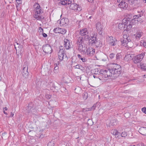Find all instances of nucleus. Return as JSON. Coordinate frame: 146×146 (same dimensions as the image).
<instances>
[{"mask_svg": "<svg viewBox=\"0 0 146 146\" xmlns=\"http://www.w3.org/2000/svg\"><path fill=\"white\" fill-rule=\"evenodd\" d=\"M33 6L35 8V14L34 16V17L38 20H41L44 19V17L42 18L40 16L41 14L43 13V11L39 5L36 3Z\"/></svg>", "mask_w": 146, "mask_h": 146, "instance_id": "obj_1", "label": "nucleus"}, {"mask_svg": "<svg viewBox=\"0 0 146 146\" xmlns=\"http://www.w3.org/2000/svg\"><path fill=\"white\" fill-rule=\"evenodd\" d=\"M111 74L119 75L121 73V68L120 65L116 64H112L111 66Z\"/></svg>", "mask_w": 146, "mask_h": 146, "instance_id": "obj_2", "label": "nucleus"}, {"mask_svg": "<svg viewBox=\"0 0 146 146\" xmlns=\"http://www.w3.org/2000/svg\"><path fill=\"white\" fill-rule=\"evenodd\" d=\"M83 49V50H81L80 52L88 56H93L95 53V49L91 47H89L88 48L84 47Z\"/></svg>", "mask_w": 146, "mask_h": 146, "instance_id": "obj_3", "label": "nucleus"}, {"mask_svg": "<svg viewBox=\"0 0 146 146\" xmlns=\"http://www.w3.org/2000/svg\"><path fill=\"white\" fill-rule=\"evenodd\" d=\"M76 44H77L79 51H80L81 50H83L84 47L85 46L83 38L82 36L77 37L76 39Z\"/></svg>", "mask_w": 146, "mask_h": 146, "instance_id": "obj_4", "label": "nucleus"}, {"mask_svg": "<svg viewBox=\"0 0 146 146\" xmlns=\"http://www.w3.org/2000/svg\"><path fill=\"white\" fill-rule=\"evenodd\" d=\"M143 33L141 30L137 31L135 33L133 36L132 40L135 42H137L143 35Z\"/></svg>", "mask_w": 146, "mask_h": 146, "instance_id": "obj_5", "label": "nucleus"}, {"mask_svg": "<svg viewBox=\"0 0 146 146\" xmlns=\"http://www.w3.org/2000/svg\"><path fill=\"white\" fill-rule=\"evenodd\" d=\"M145 56L144 53H142L135 56L133 58V62L135 63H137L141 62Z\"/></svg>", "mask_w": 146, "mask_h": 146, "instance_id": "obj_6", "label": "nucleus"}, {"mask_svg": "<svg viewBox=\"0 0 146 146\" xmlns=\"http://www.w3.org/2000/svg\"><path fill=\"white\" fill-rule=\"evenodd\" d=\"M28 68L27 62H25L24 63L23 66V70L22 71L23 76L25 78H26L28 76L29 73L28 71Z\"/></svg>", "mask_w": 146, "mask_h": 146, "instance_id": "obj_7", "label": "nucleus"}, {"mask_svg": "<svg viewBox=\"0 0 146 146\" xmlns=\"http://www.w3.org/2000/svg\"><path fill=\"white\" fill-rule=\"evenodd\" d=\"M106 40L108 44L112 46L115 45L117 44V40L113 38L112 36H107L106 37Z\"/></svg>", "mask_w": 146, "mask_h": 146, "instance_id": "obj_8", "label": "nucleus"}, {"mask_svg": "<svg viewBox=\"0 0 146 146\" xmlns=\"http://www.w3.org/2000/svg\"><path fill=\"white\" fill-rule=\"evenodd\" d=\"M121 42L122 45L123 46L130 47H131L132 46V45L130 46V45L131 44H133L130 39H126L122 38L121 39Z\"/></svg>", "mask_w": 146, "mask_h": 146, "instance_id": "obj_9", "label": "nucleus"}, {"mask_svg": "<svg viewBox=\"0 0 146 146\" xmlns=\"http://www.w3.org/2000/svg\"><path fill=\"white\" fill-rule=\"evenodd\" d=\"M27 111L28 114L29 115L35 114L36 112V110L33 108V105L32 103L29 104L27 108Z\"/></svg>", "mask_w": 146, "mask_h": 146, "instance_id": "obj_10", "label": "nucleus"}, {"mask_svg": "<svg viewBox=\"0 0 146 146\" xmlns=\"http://www.w3.org/2000/svg\"><path fill=\"white\" fill-rule=\"evenodd\" d=\"M96 56L97 60L103 61L106 60L107 56L106 54L102 52L96 53Z\"/></svg>", "mask_w": 146, "mask_h": 146, "instance_id": "obj_11", "label": "nucleus"}, {"mask_svg": "<svg viewBox=\"0 0 146 146\" xmlns=\"http://www.w3.org/2000/svg\"><path fill=\"white\" fill-rule=\"evenodd\" d=\"M44 52L47 54H50L52 51L51 46L48 44H46L42 47Z\"/></svg>", "mask_w": 146, "mask_h": 146, "instance_id": "obj_12", "label": "nucleus"}, {"mask_svg": "<svg viewBox=\"0 0 146 146\" xmlns=\"http://www.w3.org/2000/svg\"><path fill=\"white\" fill-rule=\"evenodd\" d=\"M84 39L85 40H88V42L92 45H93V44L95 43L97 40L96 37H89V36L88 35H86L85 36Z\"/></svg>", "mask_w": 146, "mask_h": 146, "instance_id": "obj_13", "label": "nucleus"}, {"mask_svg": "<svg viewBox=\"0 0 146 146\" xmlns=\"http://www.w3.org/2000/svg\"><path fill=\"white\" fill-rule=\"evenodd\" d=\"M70 8L72 10H74L75 11H80L81 10V8L77 5L75 3H72L69 6Z\"/></svg>", "mask_w": 146, "mask_h": 146, "instance_id": "obj_14", "label": "nucleus"}, {"mask_svg": "<svg viewBox=\"0 0 146 146\" xmlns=\"http://www.w3.org/2000/svg\"><path fill=\"white\" fill-rule=\"evenodd\" d=\"M64 46L66 49H69L71 48V46L70 41L66 38L64 40Z\"/></svg>", "mask_w": 146, "mask_h": 146, "instance_id": "obj_15", "label": "nucleus"}, {"mask_svg": "<svg viewBox=\"0 0 146 146\" xmlns=\"http://www.w3.org/2000/svg\"><path fill=\"white\" fill-rule=\"evenodd\" d=\"M74 3V1L72 0H65L63 1H61L60 2V4L62 5H71L72 3Z\"/></svg>", "mask_w": 146, "mask_h": 146, "instance_id": "obj_16", "label": "nucleus"}, {"mask_svg": "<svg viewBox=\"0 0 146 146\" xmlns=\"http://www.w3.org/2000/svg\"><path fill=\"white\" fill-rule=\"evenodd\" d=\"M88 33V30L86 28H83L80 30V34L81 36L86 35Z\"/></svg>", "mask_w": 146, "mask_h": 146, "instance_id": "obj_17", "label": "nucleus"}, {"mask_svg": "<svg viewBox=\"0 0 146 146\" xmlns=\"http://www.w3.org/2000/svg\"><path fill=\"white\" fill-rule=\"evenodd\" d=\"M64 52H62V50L58 51V58L60 60H63L64 56Z\"/></svg>", "mask_w": 146, "mask_h": 146, "instance_id": "obj_18", "label": "nucleus"}, {"mask_svg": "<svg viewBox=\"0 0 146 146\" xmlns=\"http://www.w3.org/2000/svg\"><path fill=\"white\" fill-rule=\"evenodd\" d=\"M139 131L141 134L146 136V128L143 127H141L139 129Z\"/></svg>", "mask_w": 146, "mask_h": 146, "instance_id": "obj_19", "label": "nucleus"}, {"mask_svg": "<svg viewBox=\"0 0 146 146\" xmlns=\"http://www.w3.org/2000/svg\"><path fill=\"white\" fill-rule=\"evenodd\" d=\"M132 55L130 54H127L125 55L124 58V59L125 60L127 61H128L132 60H133V57Z\"/></svg>", "mask_w": 146, "mask_h": 146, "instance_id": "obj_20", "label": "nucleus"}, {"mask_svg": "<svg viewBox=\"0 0 146 146\" xmlns=\"http://www.w3.org/2000/svg\"><path fill=\"white\" fill-rule=\"evenodd\" d=\"M68 20L67 18L62 19L60 21V24L61 25H64L68 23Z\"/></svg>", "mask_w": 146, "mask_h": 146, "instance_id": "obj_21", "label": "nucleus"}, {"mask_svg": "<svg viewBox=\"0 0 146 146\" xmlns=\"http://www.w3.org/2000/svg\"><path fill=\"white\" fill-rule=\"evenodd\" d=\"M96 27L97 30L101 31L103 28L102 25L100 22L97 23L96 25Z\"/></svg>", "mask_w": 146, "mask_h": 146, "instance_id": "obj_22", "label": "nucleus"}, {"mask_svg": "<svg viewBox=\"0 0 146 146\" xmlns=\"http://www.w3.org/2000/svg\"><path fill=\"white\" fill-rule=\"evenodd\" d=\"M93 46L96 47H101L102 46V43L100 40H97L95 43L93 44Z\"/></svg>", "mask_w": 146, "mask_h": 146, "instance_id": "obj_23", "label": "nucleus"}, {"mask_svg": "<svg viewBox=\"0 0 146 146\" xmlns=\"http://www.w3.org/2000/svg\"><path fill=\"white\" fill-rule=\"evenodd\" d=\"M139 66H138L139 67H140L143 70L146 71V63H141Z\"/></svg>", "mask_w": 146, "mask_h": 146, "instance_id": "obj_24", "label": "nucleus"}, {"mask_svg": "<svg viewBox=\"0 0 146 146\" xmlns=\"http://www.w3.org/2000/svg\"><path fill=\"white\" fill-rule=\"evenodd\" d=\"M16 44H15V48L16 49V51L17 50V49H21L23 48V46L22 45H21L20 44L16 42Z\"/></svg>", "mask_w": 146, "mask_h": 146, "instance_id": "obj_25", "label": "nucleus"}, {"mask_svg": "<svg viewBox=\"0 0 146 146\" xmlns=\"http://www.w3.org/2000/svg\"><path fill=\"white\" fill-rule=\"evenodd\" d=\"M118 28L120 30H122L126 28L125 24L123 23H119L118 25Z\"/></svg>", "mask_w": 146, "mask_h": 146, "instance_id": "obj_26", "label": "nucleus"}, {"mask_svg": "<svg viewBox=\"0 0 146 146\" xmlns=\"http://www.w3.org/2000/svg\"><path fill=\"white\" fill-rule=\"evenodd\" d=\"M119 7L122 9H125L127 7V5L126 3H121L119 4Z\"/></svg>", "mask_w": 146, "mask_h": 146, "instance_id": "obj_27", "label": "nucleus"}, {"mask_svg": "<svg viewBox=\"0 0 146 146\" xmlns=\"http://www.w3.org/2000/svg\"><path fill=\"white\" fill-rule=\"evenodd\" d=\"M104 73H106L107 75H108V77L111 76L112 74H111V69L109 68L108 70H105Z\"/></svg>", "mask_w": 146, "mask_h": 146, "instance_id": "obj_28", "label": "nucleus"}, {"mask_svg": "<svg viewBox=\"0 0 146 146\" xmlns=\"http://www.w3.org/2000/svg\"><path fill=\"white\" fill-rule=\"evenodd\" d=\"M129 24H128V23L127 24H125L126 25V27L127 30H129L132 27V22H129Z\"/></svg>", "mask_w": 146, "mask_h": 146, "instance_id": "obj_29", "label": "nucleus"}, {"mask_svg": "<svg viewBox=\"0 0 146 146\" xmlns=\"http://www.w3.org/2000/svg\"><path fill=\"white\" fill-rule=\"evenodd\" d=\"M75 68L79 69L83 71L84 70V68L82 65H77L75 66Z\"/></svg>", "mask_w": 146, "mask_h": 146, "instance_id": "obj_30", "label": "nucleus"}, {"mask_svg": "<svg viewBox=\"0 0 146 146\" xmlns=\"http://www.w3.org/2000/svg\"><path fill=\"white\" fill-rule=\"evenodd\" d=\"M117 120L116 119H113L112 120L110 121V125H111L113 126L114 125H115L117 124Z\"/></svg>", "mask_w": 146, "mask_h": 146, "instance_id": "obj_31", "label": "nucleus"}, {"mask_svg": "<svg viewBox=\"0 0 146 146\" xmlns=\"http://www.w3.org/2000/svg\"><path fill=\"white\" fill-rule=\"evenodd\" d=\"M61 28L59 27H57L54 28L53 30L54 32L56 33H59Z\"/></svg>", "mask_w": 146, "mask_h": 146, "instance_id": "obj_32", "label": "nucleus"}, {"mask_svg": "<svg viewBox=\"0 0 146 146\" xmlns=\"http://www.w3.org/2000/svg\"><path fill=\"white\" fill-rule=\"evenodd\" d=\"M123 39H130L129 38V35L127 34V33L126 34L125 33L123 34Z\"/></svg>", "mask_w": 146, "mask_h": 146, "instance_id": "obj_33", "label": "nucleus"}, {"mask_svg": "<svg viewBox=\"0 0 146 146\" xmlns=\"http://www.w3.org/2000/svg\"><path fill=\"white\" fill-rule=\"evenodd\" d=\"M66 32V31L65 29L61 28V30H60L59 33L64 35L65 34Z\"/></svg>", "mask_w": 146, "mask_h": 146, "instance_id": "obj_34", "label": "nucleus"}, {"mask_svg": "<svg viewBox=\"0 0 146 146\" xmlns=\"http://www.w3.org/2000/svg\"><path fill=\"white\" fill-rule=\"evenodd\" d=\"M143 15V14L142 13V14L141 13L140 14L134 16L133 18L134 19H138L139 17H141V16H142Z\"/></svg>", "mask_w": 146, "mask_h": 146, "instance_id": "obj_35", "label": "nucleus"}, {"mask_svg": "<svg viewBox=\"0 0 146 146\" xmlns=\"http://www.w3.org/2000/svg\"><path fill=\"white\" fill-rule=\"evenodd\" d=\"M96 107V106L95 105H94L92 106L91 108H87L86 110V111H91L92 110H94L95 109Z\"/></svg>", "mask_w": 146, "mask_h": 146, "instance_id": "obj_36", "label": "nucleus"}, {"mask_svg": "<svg viewBox=\"0 0 146 146\" xmlns=\"http://www.w3.org/2000/svg\"><path fill=\"white\" fill-rule=\"evenodd\" d=\"M121 57V54L120 53H117L116 56V59L117 60H119L120 59Z\"/></svg>", "mask_w": 146, "mask_h": 146, "instance_id": "obj_37", "label": "nucleus"}, {"mask_svg": "<svg viewBox=\"0 0 146 146\" xmlns=\"http://www.w3.org/2000/svg\"><path fill=\"white\" fill-rule=\"evenodd\" d=\"M127 135V133L125 132H123L121 134V136L122 137H125Z\"/></svg>", "mask_w": 146, "mask_h": 146, "instance_id": "obj_38", "label": "nucleus"}, {"mask_svg": "<svg viewBox=\"0 0 146 146\" xmlns=\"http://www.w3.org/2000/svg\"><path fill=\"white\" fill-rule=\"evenodd\" d=\"M113 135H120V133L117 130H114L113 132Z\"/></svg>", "mask_w": 146, "mask_h": 146, "instance_id": "obj_39", "label": "nucleus"}, {"mask_svg": "<svg viewBox=\"0 0 146 146\" xmlns=\"http://www.w3.org/2000/svg\"><path fill=\"white\" fill-rule=\"evenodd\" d=\"M54 143L52 141L50 142L48 144V146H54Z\"/></svg>", "mask_w": 146, "mask_h": 146, "instance_id": "obj_40", "label": "nucleus"}, {"mask_svg": "<svg viewBox=\"0 0 146 146\" xmlns=\"http://www.w3.org/2000/svg\"><path fill=\"white\" fill-rule=\"evenodd\" d=\"M129 3L130 4H133L135 2V1L134 0H128Z\"/></svg>", "mask_w": 146, "mask_h": 146, "instance_id": "obj_41", "label": "nucleus"}, {"mask_svg": "<svg viewBox=\"0 0 146 146\" xmlns=\"http://www.w3.org/2000/svg\"><path fill=\"white\" fill-rule=\"evenodd\" d=\"M58 67L57 66V65L56 64V66H55L54 68V73L57 72L56 70L58 69Z\"/></svg>", "mask_w": 146, "mask_h": 146, "instance_id": "obj_42", "label": "nucleus"}, {"mask_svg": "<svg viewBox=\"0 0 146 146\" xmlns=\"http://www.w3.org/2000/svg\"><path fill=\"white\" fill-rule=\"evenodd\" d=\"M19 52H20V55H21V54H22V53L24 51L23 49V48H21V49H17V50Z\"/></svg>", "mask_w": 146, "mask_h": 146, "instance_id": "obj_43", "label": "nucleus"}, {"mask_svg": "<svg viewBox=\"0 0 146 146\" xmlns=\"http://www.w3.org/2000/svg\"><path fill=\"white\" fill-rule=\"evenodd\" d=\"M115 56V54L113 53H111L109 55V57L111 59L113 58Z\"/></svg>", "mask_w": 146, "mask_h": 146, "instance_id": "obj_44", "label": "nucleus"}, {"mask_svg": "<svg viewBox=\"0 0 146 146\" xmlns=\"http://www.w3.org/2000/svg\"><path fill=\"white\" fill-rule=\"evenodd\" d=\"M78 90H80V91L81 90V89L79 87H78L77 88H75V92L76 93H79V92H78L77 91Z\"/></svg>", "mask_w": 146, "mask_h": 146, "instance_id": "obj_45", "label": "nucleus"}, {"mask_svg": "<svg viewBox=\"0 0 146 146\" xmlns=\"http://www.w3.org/2000/svg\"><path fill=\"white\" fill-rule=\"evenodd\" d=\"M141 43H143V46L146 48V42L143 40H141Z\"/></svg>", "mask_w": 146, "mask_h": 146, "instance_id": "obj_46", "label": "nucleus"}, {"mask_svg": "<svg viewBox=\"0 0 146 146\" xmlns=\"http://www.w3.org/2000/svg\"><path fill=\"white\" fill-rule=\"evenodd\" d=\"M38 32L40 33H42L43 32V29L42 28L40 27L38 29Z\"/></svg>", "mask_w": 146, "mask_h": 146, "instance_id": "obj_47", "label": "nucleus"}, {"mask_svg": "<svg viewBox=\"0 0 146 146\" xmlns=\"http://www.w3.org/2000/svg\"><path fill=\"white\" fill-rule=\"evenodd\" d=\"M59 51H60V50H62V52H65V50L64 49H63V47L62 46H60L59 48Z\"/></svg>", "mask_w": 146, "mask_h": 146, "instance_id": "obj_48", "label": "nucleus"}, {"mask_svg": "<svg viewBox=\"0 0 146 146\" xmlns=\"http://www.w3.org/2000/svg\"><path fill=\"white\" fill-rule=\"evenodd\" d=\"M142 111L143 113L146 114V108L145 107H144L142 109Z\"/></svg>", "mask_w": 146, "mask_h": 146, "instance_id": "obj_49", "label": "nucleus"}, {"mask_svg": "<svg viewBox=\"0 0 146 146\" xmlns=\"http://www.w3.org/2000/svg\"><path fill=\"white\" fill-rule=\"evenodd\" d=\"M45 96L46 98L48 99H50L51 98V96L48 94H46Z\"/></svg>", "mask_w": 146, "mask_h": 146, "instance_id": "obj_50", "label": "nucleus"}, {"mask_svg": "<svg viewBox=\"0 0 146 146\" xmlns=\"http://www.w3.org/2000/svg\"><path fill=\"white\" fill-rule=\"evenodd\" d=\"M96 36H97V35H96V33H93V34H92V36H91L90 37H96Z\"/></svg>", "mask_w": 146, "mask_h": 146, "instance_id": "obj_51", "label": "nucleus"}, {"mask_svg": "<svg viewBox=\"0 0 146 146\" xmlns=\"http://www.w3.org/2000/svg\"><path fill=\"white\" fill-rule=\"evenodd\" d=\"M80 59L83 62H85L86 60V59H85V58H81Z\"/></svg>", "mask_w": 146, "mask_h": 146, "instance_id": "obj_52", "label": "nucleus"}, {"mask_svg": "<svg viewBox=\"0 0 146 146\" xmlns=\"http://www.w3.org/2000/svg\"><path fill=\"white\" fill-rule=\"evenodd\" d=\"M104 76L105 78H107L108 77V75H107V74H106L105 73H104Z\"/></svg>", "mask_w": 146, "mask_h": 146, "instance_id": "obj_53", "label": "nucleus"}, {"mask_svg": "<svg viewBox=\"0 0 146 146\" xmlns=\"http://www.w3.org/2000/svg\"><path fill=\"white\" fill-rule=\"evenodd\" d=\"M42 35L44 37H46L47 36V34L45 33H42Z\"/></svg>", "mask_w": 146, "mask_h": 146, "instance_id": "obj_54", "label": "nucleus"}, {"mask_svg": "<svg viewBox=\"0 0 146 146\" xmlns=\"http://www.w3.org/2000/svg\"><path fill=\"white\" fill-rule=\"evenodd\" d=\"M77 56L79 59H81V58H82L81 57V56L79 54H78L77 55Z\"/></svg>", "mask_w": 146, "mask_h": 146, "instance_id": "obj_55", "label": "nucleus"}, {"mask_svg": "<svg viewBox=\"0 0 146 146\" xmlns=\"http://www.w3.org/2000/svg\"><path fill=\"white\" fill-rule=\"evenodd\" d=\"M13 115H14L13 113L12 112H11V115H10V117H12L13 116Z\"/></svg>", "mask_w": 146, "mask_h": 146, "instance_id": "obj_56", "label": "nucleus"}, {"mask_svg": "<svg viewBox=\"0 0 146 146\" xmlns=\"http://www.w3.org/2000/svg\"><path fill=\"white\" fill-rule=\"evenodd\" d=\"M95 74H97L98 73H96V71H97V72H98V69H95Z\"/></svg>", "mask_w": 146, "mask_h": 146, "instance_id": "obj_57", "label": "nucleus"}, {"mask_svg": "<svg viewBox=\"0 0 146 146\" xmlns=\"http://www.w3.org/2000/svg\"><path fill=\"white\" fill-rule=\"evenodd\" d=\"M137 146H145L143 145V144H140L137 145Z\"/></svg>", "mask_w": 146, "mask_h": 146, "instance_id": "obj_58", "label": "nucleus"}, {"mask_svg": "<svg viewBox=\"0 0 146 146\" xmlns=\"http://www.w3.org/2000/svg\"><path fill=\"white\" fill-rule=\"evenodd\" d=\"M3 112L6 115H8V113L7 112H6L5 111V110H3Z\"/></svg>", "mask_w": 146, "mask_h": 146, "instance_id": "obj_59", "label": "nucleus"}, {"mask_svg": "<svg viewBox=\"0 0 146 146\" xmlns=\"http://www.w3.org/2000/svg\"><path fill=\"white\" fill-rule=\"evenodd\" d=\"M4 109H4L6 111L7 110V108L6 107H5V108H3Z\"/></svg>", "mask_w": 146, "mask_h": 146, "instance_id": "obj_60", "label": "nucleus"}, {"mask_svg": "<svg viewBox=\"0 0 146 146\" xmlns=\"http://www.w3.org/2000/svg\"><path fill=\"white\" fill-rule=\"evenodd\" d=\"M143 2L145 3H146V0H143Z\"/></svg>", "mask_w": 146, "mask_h": 146, "instance_id": "obj_61", "label": "nucleus"}, {"mask_svg": "<svg viewBox=\"0 0 146 146\" xmlns=\"http://www.w3.org/2000/svg\"><path fill=\"white\" fill-rule=\"evenodd\" d=\"M93 77L94 78H96V76L95 75H94Z\"/></svg>", "mask_w": 146, "mask_h": 146, "instance_id": "obj_62", "label": "nucleus"}, {"mask_svg": "<svg viewBox=\"0 0 146 146\" xmlns=\"http://www.w3.org/2000/svg\"><path fill=\"white\" fill-rule=\"evenodd\" d=\"M139 19H138L137 20V21H141V20H139Z\"/></svg>", "mask_w": 146, "mask_h": 146, "instance_id": "obj_63", "label": "nucleus"}, {"mask_svg": "<svg viewBox=\"0 0 146 146\" xmlns=\"http://www.w3.org/2000/svg\"><path fill=\"white\" fill-rule=\"evenodd\" d=\"M92 17V16H90L89 17V18L90 19Z\"/></svg>", "mask_w": 146, "mask_h": 146, "instance_id": "obj_64", "label": "nucleus"}]
</instances>
